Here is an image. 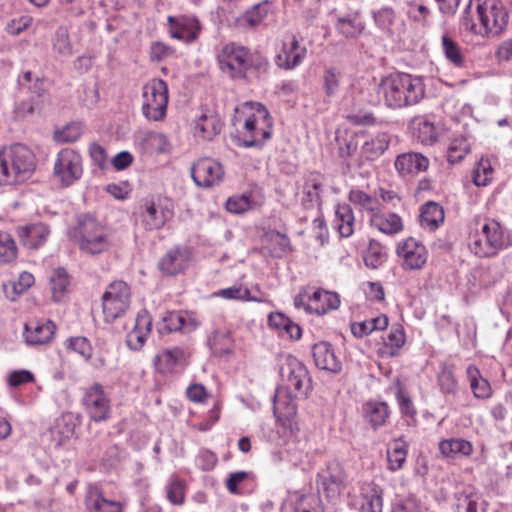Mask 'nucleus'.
Instances as JSON below:
<instances>
[{
  "mask_svg": "<svg viewBox=\"0 0 512 512\" xmlns=\"http://www.w3.org/2000/svg\"><path fill=\"white\" fill-rule=\"evenodd\" d=\"M377 94L390 109L418 104L425 96L423 79L408 73H394L381 79Z\"/></svg>",
  "mask_w": 512,
  "mask_h": 512,
  "instance_id": "nucleus-1",
  "label": "nucleus"
},
{
  "mask_svg": "<svg viewBox=\"0 0 512 512\" xmlns=\"http://www.w3.org/2000/svg\"><path fill=\"white\" fill-rule=\"evenodd\" d=\"M218 62L223 72L232 78L244 79L249 72L260 78L268 73L269 62L261 53L251 52L247 47L235 42L227 43L218 54Z\"/></svg>",
  "mask_w": 512,
  "mask_h": 512,
  "instance_id": "nucleus-2",
  "label": "nucleus"
},
{
  "mask_svg": "<svg viewBox=\"0 0 512 512\" xmlns=\"http://www.w3.org/2000/svg\"><path fill=\"white\" fill-rule=\"evenodd\" d=\"M36 167L33 152L23 144L0 150V184L15 185L26 181Z\"/></svg>",
  "mask_w": 512,
  "mask_h": 512,
  "instance_id": "nucleus-3",
  "label": "nucleus"
},
{
  "mask_svg": "<svg viewBox=\"0 0 512 512\" xmlns=\"http://www.w3.org/2000/svg\"><path fill=\"white\" fill-rule=\"evenodd\" d=\"M81 251L95 255L107 251L111 245L104 227L91 214H81L69 232Z\"/></svg>",
  "mask_w": 512,
  "mask_h": 512,
  "instance_id": "nucleus-4",
  "label": "nucleus"
},
{
  "mask_svg": "<svg viewBox=\"0 0 512 512\" xmlns=\"http://www.w3.org/2000/svg\"><path fill=\"white\" fill-rule=\"evenodd\" d=\"M501 225L495 220H487L480 230L470 235L469 247L478 257L495 256L501 249L509 246Z\"/></svg>",
  "mask_w": 512,
  "mask_h": 512,
  "instance_id": "nucleus-5",
  "label": "nucleus"
},
{
  "mask_svg": "<svg viewBox=\"0 0 512 512\" xmlns=\"http://www.w3.org/2000/svg\"><path fill=\"white\" fill-rule=\"evenodd\" d=\"M135 215L145 231L160 230L174 217V205L167 198H144Z\"/></svg>",
  "mask_w": 512,
  "mask_h": 512,
  "instance_id": "nucleus-6",
  "label": "nucleus"
},
{
  "mask_svg": "<svg viewBox=\"0 0 512 512\" xmlns=\"http://www.w3.org/2000/svg\"><path fill=\"white\" fill-rule=\"evenodd\" d=\"M480 35H498L508 23V12L501 0H477Z\"/></svg>",
  "mask_w": 512,
  "mask_h": 512,
  "instance_id": "nucleus-7",
  "label": "nucleus"
},
{
  "mask_svg": "<svg viewBox=\"0 0 512 512\" xmlns=\"http://www.w3.org/2000/svg\"><path fill=\"white\" fill-rule=\"evenodd\" d=\"M142 111L148 120H162L168 104V88L162 79H152L143 87Z\"/></svg>",
  "mask_w": 512,
  "mask_h": 512,
  "instance_id": "nucleus-8",
  "label": "nucleus"
},
{
  "mask_svg": "<svg viewBox=\"0 0 512 512\" xmlns=\"http://www.w3.org/2000/svg\"><path fill=\"white\" fill-rule=\"evenodd\" d=\"M280 376L286 383L285 387L296 396L306 397L311 389V379L305 365L297 358L287 356L280 368Z\"/></svg>",
  "mask_w": 512,
  "mask_h": 512,
  "instance_id": "nucleus-9",
  "label": "nucleus"
},
{
  "mask_svg": "<svg viewBox=\"0 0 512 512\" xmlns=\"http://www.w3.org/2000/svg\"><path fill=\"white\" fill-rule=\"evenodd\" d=\"M251 105L255 108V113L245 120L243 146L260 147L271 137V129L268 124L269 112L259 103Z\"/></svg>",
  "mask_w": 512,
  "mask_h": 512,
  "instance_id": "nucleus-10",
  "label": "nucleus"
},
{
  "mask_svg": "<svg viewBox=\"0 0 512 512\" xmlns=\"http://www.w3.org/2000/svg\"><path fill=\"white\" fill-rule=\"evenodd\" d=\"M318 492L329 500L337 499L347 485V475L342 465L332 460L326 463L317 474Z\"/></svg>",
  "mask_w": 512,
  "mask_h": 512,
  "instance_id": "nucleus-11",
  "label": "nucleus"
},
{
  "mask_svg": "<svg viewBox=\"0 0 512 512\" xmlns=\"http://www.w3.org/2000/svg\"><path fill=\"white\" fill-rule=\"evenodd\" d=\"M130 304V289L125 282L117 281L109 285L102 296L104 319L112 323L121 317Z\"/></svg>",
  "mask_w": 512,
  "mask_h": 512,
  "instance_id": "nucleus-12",
  "label": "nucleus"
},
{
  "mask_svg": "<svg viewBox=\"0 0 512 512\" xmlns=\"http://www.w3.org/2000/svg\"><path fill=\"white\" fill-rule=\"evenodd\" d=\"M82 161L72 149H62L54 163L53 175L63 186H70L82 175Z\"/></svg>",
  "mask_w": 512,
  "mask_h": 512,
  "instance_id": "nucleus-13",
  "label": "nucleus"
},
{
  "mask_svg": "<svg viewBox=\"0 0 512 512\" xmlns=\"http://www.w3.org/2000/svg\"><path fill=\"white\" fill-rule=\"evenodd\" d=\"M191 177L198 187L210 188L223 180L224 170L219 162L203 158L191 167Z\"/></svg>",
  "mask_w": 512,
  "mask_h": 512,
  "instance_id": "nucleus-14",
  "label": "nucleus"
},
{
  "mask_svg": "<svg viewBox=\"0 0 512 512\" xmlns=\"http://www.w3.org/2000/svg\"><path fill=\"white\" fill-rule=\"evenodd\" d=\"M83 404L89 417L95 422L105 421L110 416V400L98 383L86 390Z\"/></svg>",
  "mask_w": 512,
  "mask_h": 512,
  "instance_id": "nucleus-15",
  "label": "nucleus"
},
{
  "mask_svg": "<svg viewBox=\"0 0 512 512\" xmlns=\"http://www.w3.org/2000/svg\"><path fill=\"white\" fill-rule=\"evenodd\" d=\"M191 258L192 252L189 247L174 246L160 258L158 269L164 275L175 276L188 268Z\"/></svg>",
  "mask_w": 512,
  "mask_h": 512,
  "instance_id": "nucleus-16",
  "label": "nucleus"
},
{
  "mask_svg": "<svg viewBox=\"0 0 512 512\" xmlns=\"http://www.w3.org/2000/svg\"><path fill=\"white\" fill-rule=\"evenodd\" d=\"M397 254L403 259V267L406 270L421 269L428 258L425 246L414 238H408L399 244Z\"/></svg>",
  "mask_w": 512,
  "mask_h": 512,
  "instance_id": "nucleus-17",
  "label": "nucleus"
},
{
  "mask_svg": "<svg viewBox=\"0 0 512 512\" xmlns=\"http://www.w3.org/2000/svg\"><path fill=\"white\" fill-rule=\"evenodd\" d=\"M85 505L88 512H124V503L105 496L102 489L90 485L85 496Z\"/></svg>",
  "mask_w": 512,
  "mask_h": 512,
  "instance_id": "nucleus-18",
  "label": "nucleus"
},
{
  "mask_svg": "<svg viewBox=\"0 0 512 512\" xmlns=\"http://www.w3.org/2000/svg\"><path fill=\"white\" fill-rule=\"evenodd\" d=\"M394 165L401 176H414L425 172L429 168L430 161L421 153L407 152L397 156Z\"/></svg>",
  "mask_w": 512,
  "mask_h": 512,
  "instance_id": "nucleus-19",
  "label": "nucleus"
},
{
  "mask_svg": "<svg viewBox=\"0 0 512 512\" xmlns=\"http://www.w3.org/2000/svg\"><path fill=\"white\" fill-rule=\"evenodd\" d=\"M298 397L287 389L278 388L276 390L273 397V410L278 421H283V424H285L286 421H290L296 415L295 399Z\"/></svg>",
  "mask_w": 512,
  "mask_h": 512,
  "instance_id": "nucleus-20",
  "label": "nucleus"
},
{
  "mask_svg": "<svg viewBox=\"0 0 512 512\" xmlns=\"http://www.w3.org/2000/svg\"><path fill=\"white\" fill-rule=\"evenodd\" d=\"M306 53V47L300 45L296 36H292L289 46L283 44L282 52L275 57V63L282 69L291 70L303 62Z\"/></svg>",
  "mask_w": 512,
  "mask_h": 512,
  "instance_id": "nucleus-21",
  "label": "nucleus"
},
{
  "mask_svg": "<svg viewBox=\"0 0 512 512\" xmlns=\"http://www.w3.org/2000/svg\"><path fill=\"white\" fill-rule=\"evenodd\" d=\"M315 365L331 373H339L342 369L340 360L335 355L332 346L328 342L316 343L312 348Z\"/></svg>",
  "mask_w": 512,
  "mask_h": 512,
  "instance_id": "nucleus-22",
  "label": "nucleus"
},
{
  "mask_svg": "<svg viewBox=\"0 0 512 512\" xmlns=\"http://www.w3.org/2000/svg\"><path fill=\"white\" fill-rule=\"evenodd\" d=\"M169 22L171 37L187 43L196 40L201 30L199 21L193 17L183 16L175 20L170 16Z\"/></svg>",
  "mask_w": 512,
  "mask_h": 512,
  "instance_id": "nucleus-23",
  "label": "nucleus"
},
{
  "mask_svg": "<svg viewBox=\"0 0 512 512\" xmlns=\"http://www.w3.org/2000/svg\"><path fill=\"white\" fill-rule=\"evenodd\" d=\"M17 234L23 246L37 249L46 242L50 230L46 224L36 223L18 227Z\"/></svg>",
  "mask_w": 512,
  "mask_h": 512,
  "instance_id": "nucleus-24",
  "label": "nucleus"
},
{
  "mask_svg": "<svg viewBox=\"0 0 512 512\" xmlns=\"http://www.w3.org/2000/svg\"><path fill=\"white\" fill-rule=\"evenodd\" d=\"M152 320L146 311L139 312L132 331L127 334L126 343L131 350H140L151 331Z\"/></svg>",
  "mask_w": 512,
  "mask_h": 512,
  "instance_id": "nucleus-25",
  "label": "nucleus"
},
{
  "mask_svg": "<svg viewBox=\"0 0 512 512\" xmlns=\"http://www.w3.org/2000/svg\"><path fill=\"white\" fill-rule=\"evenodd\" d=\"M56 326L52 321H35L25 324L24 337L29 345H42L49 342L55 332Z\"/></svg>",
  "mask_w": 512,
  "mask_h": 512,
  "instance_id": "nucleus-26",
  "label": "nucleus"
},
{
  "mask_svg": "<svg viewBox=\"0 0 512 512\" xmlns=\"http://www.w3.org/2000/svg\"><path fill=\"white\" fill-rule=\"evenodd\" d=\"M323 188V176L319 173H310L303 186V198L301 204L305 209H312L321 204V191Z\"/></svg>",
  "mask_w": 512,
  "mask_h": 512,
  "instance_id": "nucleus-27",
  "label": "nucleus"
},
{
  "mask_svg": "<svg viewBox=\"0 0 512 512\" xmlns=\"http://www.w3.org/2000/svg\"><path fill=\"white\" fill-rule=\"evenodd\" d=\"M188 354L180 347L163 350L155 357V366L161 373H170L176 366L187 364Z\"/></svg>",
  "mask_w": 512,
  "mask_h": 512,
  "instance_id": "nucleus-28",
  "label": "nucleus"
},
{
  "mask_svg": "<svg viewBox=\"0 0 512 512\" xmlns=\"http://www.w3.org/2000/svg\"><path fill=\"white\" fill-rule=\"evenodd\" d=\"M339 305L340 299L336 293L317 289L312 290L311 302L308 304V311L310 313L322 315L331 309H337Z\"/></svg>",
  "mask_w": 512,
  "mask_h": 512,
  "instance_id": "nucleus-29",
  "label": "nucleus"
},
{
  "mask_svg": "<svg viewBox=\"0 0 512 512\" xmlns=\"http://www.w3.org/2000/svg\"><path fill=\"white\" fill-rule=\"evenodd\" d=\"M362 509L367 512H382L383 489L374 482L365 483L362 487Z\"/></svg>",
  "mask_w": 512,
  "mask_h": 512,
  "instance_id": "nucleus-30",
  "label": "nucleus"
},
{
  "mask_svg": "<svg viewBox=\"0 0 512 512\" xmlns=\"http://www.w3.org/2000/svg\"><path fill=\"white\" fill-rule=\"evenodd\" d=\"M221 129L222 121L217 114H202L196 122L195 134L204 140H212Z\"/></svg>",
  "mask_w": 512,
  "mask_h": 512,
  "instance_id": "nucleus-31",
  "label": "nucleus"
},
{
  "mask_svg": "<svg viewBox=\"0 0 512 512\" xmlns=\"http://www.w3.org/2000/svg\"><path fill=\"white\" fill-rule=\"evenodd\" d=\"M440 453L446 458L467 457L472 454V444L464 439L451 438L439 443Z\"/></svg>",
  "mask_w": 512,
  "mask_h": 512,
  "instance_id": "nucleus-32",
  "label": "nucleus"
},
{
  "mask_svg": "<svg viewBox=\"0 0 512 512\" xmlns=\"http://www.w3.org/2000/svg\"><path fill=\"white\" fill-rule=\"evenodd\" d=\"M371 225L385 234H396L403 228L401 218L395 213H374L370 217Z\"/></svg>",
  "mask_w": 512,
  "mask_h": 512,
  "instance_id": "nucleus-33",
  "label": "nucleus"
},
{
  "mask_svg": "<svg viewBox=\"0 0 512 512\" xmlns=\"http://www.w3.org/2000/svg\"><path fill=\"white\" fill-rule=\"evenodd\" d=\"M444 220L443 208L435 203H426L420 214V224L423 228L429 229L430 231L436 230Z\"/></svg>",
  "mask_w": 512,
  "mask_h": 512,
  "instance_id": "nucleus-34",
  "label": "nucleus"
},
{
  "mask_svg": "<svg viewBox=\"0 0 512 512\" xmlns=\"http://www.w3.org/2000/svg\"><path fill=\"white\" fill-rule=\"evenodd\" d=\"M389 136L386 133H379L366 141L361 148V155L368 161L380 157L389 146Z\"/></svg>",
  "mask_w": 512,
  "mask_h": 512,
  "instance_id": "nucleus-35",
  "label": "nucleus"
},
{
  "mask_svg": "<svg viewBox=\"0 0 512 512\" xmlns=\"http://www.w3.org/2000/svg\"><path fill=\"white\" fill-rule=\"evenodd\" d=\"M442 49L445 58L456 68L466 67L467 59L457 42L447 35L442 36Z\"/></svg>",
  "mask_w": 512,
  "mask_h": 512,
  "instance_id": "nucleus-36",
  "label": "nucleus"
},
{
  "mask_svg": "<svg viewBox=\"0 0 512 512\" xmlns=\"http://www.w3.org/2000/svg\"><path fill=\"white\" fill-rule=\"evenodd\" d=\"M335 227L342 237L353 234L354 215L348 204L338 205L335 214Z\"/></svg>",
  "mask_w": 512,
  "mask_h": 512,
  "instance_id": "nucleus-37",
  "label": "nucleus"
},
{
  "mask_svg": "<svg viewBox=\"0 0 512 512\" xmlns=\"http://www.w3.org/2000/svg\"><path fill=\"white\" fill-rule=\"evenodd\" d=\"M415 137L425 145H431L437 140V132L432 122L423 117H415L412 121Z\"/></svg>",
  "mask_w": 512,
  "mask_h": 512,
  "instance_id": "nucleus-38",
  "label": "nucleus"
},
{
  "mask_svg": "<svg viewBox=\"0 0 512 512\" xmlns=\"http://www.w3.org/2000/svg\"><path fill=\"white\" fill-rule=\"evenodd\" d=\"M408 445L400 439L394 440L387 450L388 468L397 471L402 468L407 457Z\"/></svg>",
  "mask_w": 512,
  "mask_h": 512,
  "instance_id": "nucleus-39",
  "label": "nucleus"
},
{
  "mask_svg": "<svg viewBox=\"0 0 512 512\" xmlns=\"http://www.w3.org/2000/svg\"><path fill=\"white\" fill-rule=\"evenodd\" d=\"M366 418L374 429L383 426L389 417V408L383 402H369L365 405Z\"/></svg>",
  "mask_w": 512,
  "mask_h": 512,
  "instance_id": "nucleus-40",
  "label": "nucleus"
},
{
  "mask_svg": "<svg viewBox=\"0 0 512 512\" xmlns=\"http://www.w3.org/2000/svg\"><path fill=\"white\" fill-rule=\"evenodd\" d=\"M467 375L474 396L483 399L488 398L491 394V387L488 381L480 376L479 370L475 366H469Z\"/></svg>",
  "mask_w": 512,
  "mask_h": 512,
  "instance_id": "nucleus-41",
  "label": "nucleus"
},
{
  "mask_svg": "<svg viewBox=\"0 0 512 512\" xmlns=\"http://www.w3.org/2000/svg\"><path fill=\"white\" fill-rule=\"evenodd\" d=\"M70 284V279L67 271L63 268H57L53 271L50 277L51 291L53 299L60 301L67 291Z\"/></svg>",
  "mask_w": 512,
  "mask_h": 512,
  "instance_id": "nucleus-42",
  "label": "nucleus"
},
{
  "mask_svg": "<svg viewBox=\"0 0 512 512\" xmlns=\"http://www.w3.org/2000/svg\"><path fill=\"white\" fill-rule=\"evenodd\" d=\"M212 352L217 356L229 354L233 341L227 332L215 331L208 339Z\"/></svg>",
  "mask_w": 512,
  "mask_h": 512,
  "instance_id": "nucleus-43",
  "label": "nucleus"
},
{
  "mask_svg": "<svg viewBox=\"0 0 512 512\" xmlns=\"http://www.w3.org/2000/svg\"><path fill=\"white\" fill-rule=\"evenodd\" d=\"M34 283V277L32 274L28 272H23L20 274L18 282H12L8 285H4V291L6 293L7 298L14 301L16 297L22 294L25 290L31 287Z\"/></svg>",
  "mask_w": 512,
  "mask_h": 512,
  "instance_id": "nucleus-44",
  "label": "nucleus"
},
{
  "mask_svg": "<svg viewBox=\"0 0 512 512\" xmlns=\"http://www.w3.org/2000/svg\"><path fill=\"white\" fill-rule=\"evenodd\" d=\"M349 201L367 210L371 215L379 212V203L377 199L372 198L361 190H351L349 193Z\"/></svg>",
  "mask_w": 512,
  "mask_h": 512,
  "instance_id": "nucleus-45",
  "label": "nucleus"
},
{
  "mask_svg": "<svg viewBox=\"0 0 512 512\" xmlns=\"http://www.w3.org/2000/svg\"><path fill=\"white\" fill-rule=\"evenodd\" d=\"M438 385L442 393L446 395H455L458 384L455 379L453 369L449 366H443L438 374Z\"/></svg>",
  "mask_w": 512,
  "mask_h": 512,
  "instance_id": "nucleus-46",
  "label": "nucleus"
},
{
  "mask_svg": "<svg viewBox=\"0 0 512 512\" xmlns=\"http://www.w3.org/2000/svg\"><path fill=\"white\" fill-rule=\"evenodd\" d=\"M166 496L173 505H181L185 499V483L178 477H171L166 487Z\"/></svg>",
  "mask_w": 512,
  "mask_h": 512,
  "instance_id": "nucleus-47",
  "label": "nucleus"
},
{
  "mask_svg": "<svg viewBox=\"0 0 512 512\" xmlns=\"http://www.w3.org/2000/svg\"><path fill=\"white\" fill-rule=\"evenodd\" d=\"M17 246L12 236L0 231V261L9 263L17 257Z\"/></svg>",
  "mask_w": 512,
  "mask_h": 512,
  "instance_id": "nucleus-48",
  "label": "nucleus"
},
{
  "mask_svg": "<svg viewBox=\"0 0 512 512\" xmlns=\"http://www.w3.org/2000/svg\"><path fill=\"white\" fill-rule=\"evenodd\" d=\"M470 150V145L465 138L454 139L447 150V160L449 163L455 164L464 159Z\"/></svg>",
  "mask_w": 512,
  "mask_h": 512,
  "instance_id": "nucleus-49",
  "label": "nucleus"
},
{
  "mask_svg": "<svg viewBox=\"0 0 512 512\" xmlns=\"http://www.w3.org/2000/svg\"><path fill=\"white\" fill-rule=\"evenodd\" d=\"M341 72L334 67H328L323 73V89L328 97L334 96L340 86Z\"/></svg>",
  "mask_w": 512,
  "mask_h": 512,
  "instance_id": "nucleus-50",
  "label": "nucleus"
},
{
  "mask_svg": "<svg viewBox=\"0 0 512 512\" xmlns=\"http://www.w3.org/2000/svg\"><path fill=\"white\" fill-rule=\"evenodd\" d=\"M270 253L273 257L280 258L290 250V240L280 232H272L269 235Z\"/></svg>",
  "mask_w": 512,
  "mask_h": 512,
  "instance_id": "nucleus-51",
  "label": "nucleus"
},
{
  "mask_svg": "<svg viewBox=\"0 0 512 512\" xmlns=\"http://www.w3.org/2000/svg\"><path fill=\"white\" fill-rule=\"evenodd\" d=\"M363 25L350 17H340L336 24L337 31L346 38H354L361 34Z\"/></svg>",
  "mask_w": 512,
  "mask_h": 512,
  "instance_id": "nucleus-52",
  "label": "nucleus"
},
{
  "mask_svg": "<svg viewBox=\"0 0 512 512\" xmlns=\"http://www.w3.org/2000/svg\"><path fill=\"white\" fill-rule=\"evenodd\" d=\"M385 260L383 248L376 242L370 241L369 247L364 255V262L367 267L376 269Z\"/></svg>",
  "mask_w": 512,
  "mask_h": 512,
  "instance_id": "nucleus-53",
  "label": "nucleus"
},
{
  "mask_svg": "<svg viewBox=\"0 0 512 512\" xmlns=\"http://www.w3.org/2000/svg\"><path fill=\"white\" fill-rule=\"evenodd\" d=\"M493 174L492 166L487 159H481L473 170V182L476 186H486Z\"/></svg>",
  "mask_w": 512,
  "mask_h": 512,
  "instance_id": "nucleus-54",
  "label": "nucleus"
},
{
  "mask_svg": "<svg viewBox=\"0 0 512 512\" xmlns=\"http://www.w3.org/2000/svg\"><path fill=\"white\" fill-rule=\"evenodd\" d=\"M81 135V127L77 123H71L62 130L54 133V139L58 143L75 142Z\"/></svg>",
  "mask_w": 512,
  "mask_h": 512,
  "instance_id": "nucleus-55",
  "label": "nucleus"
},
{
  "mask_svg": "<svg viewBox=\"0 0 512 512\" xmlns=\"http://www.w3.org/2000/svg\"><path fill=\"white\" fill-rule=\"evenodd\" d=\"M377 26L383 30H389L396 19L395 11L391 7H383L373 13Z\"/></svg>",
  "mask_w": 512,
  "mask_h": 512,
  "instance_id": "nucleus-56",
  "label": "nucleus"
},
{
  "mask_svg": "<svg viewBox=\"0 0 512 512\" xmlns=\"http://www.w3.org/2000/svg\"><path fill=\"white\" fill-rule=\"evenodd\" d=\"M268 13V2H263L254 5L250 10H248L244 15V20L250 26H256L262 22V20L266 17Z\"/></svg>",
  "mask_w": 512,
  "mask_h": 512,
  "instance_id": "nucleus-57",
  "label": "nucleus"
},
{
  "mask_svg": "<svg viewBox=\"0 0 512 512\" xmlns=\"http://www.w3.org/2000/svg\"><path fill=\"white\" fill-rule=\"evenodd\" d=\"M53 49L60 55H71V45L69 42L68 33L64 29H59L56 32L54 42H53Z\"/></svg>",
  "mask_w": 512,
  "mask_h": 512,
  "instance_id": "nucleus-58",
  "label": "nucleus"
},
{
  "mask_svg": "<svg viewBox=\"0 0 512 512\" xmlns=\"http://www.w3.org/2000/svg\"><path fill=\"white\" fill-rule=\"evenodd\" d=\"M187 316L181 312H170L165 318L166 327L170 331L187 329Z\"/></svg>",
  "mask_w": 512,
  "mask_h": 512,
  "instance_id": "nucleus-59",
  "label": "nucleus"
},
{
  "mask_svg": "<svg viewBox=\"0 0 512 512\" xmlns=\"http://www.w3.org/2000/svg\"><path fill=\"white\" fill-rule=\"evenodd\" d=\"M68 348L80 354L85 359H89L92 354V348L85 337H75L68 341Z\"/></svg>",
  "mask_w": 512,
  "mask_h": 512,
  "instance_id": "nucleus-60",
  "label": "nucleus"
},
{
  "mask_svg": "<svg viewBox=\"0 0 512 512\" xmlns=\"http://www.w3.org/2000/svg\"><path fill=\"white\" fill-rule=\"evenodd\" d=\"M407 14L408 17L413 21L420 23L422 25H426L428 17L430 15V11L425 5H417L410 3Z\"/></svg>",
  "mask_w": 512,
  "mask_h": 512,
  "instance_id": "nucleus-61",
  "label": "nucleus"
},
{
  "mask_svg": "<svg viewBox=\"0 0 512 512\" xmlns=\"http://www.w3.org/2000/svg\"><path fill=\"white\" fill-rule=\"evenodd\" d=\"M250 207L249 197L242 195L239 197H230L226 202V209L235 214L243 213Z\"/></svg>",
  "mask_w": 512,
  "mask_h": 512,
  "instance_id": "nucleus-62",
  "label": "nucleus"
},
{
  "mask_svg": "<svg viewBox=\"0 0 512 512\" xmlns=\"http://www.w3.org/2000/svg\"><path fill=\"white\" fill-rule=\"evenodd\" d=\"M405 343V334L400 325L393 327L385 340V345L399 349Z\"/></svg>",
  "mask_w": 512,
  "mask_h": 512,
  "instance_id": "nucleus-63",
  "label": "nucleus"
},
{
  "mask_svg": "<svg viewBox=\"0 0 512 512\" xmlns=\"http://www.w3.org/2000/svg\"><path fill=\"white\" fill-rule=\"evenodd\" d=\"M391 512H419V506L414 498L408 497L395 503Z\"/></svg>",
  "mask_w": 512,
  "mask_h": 512,
  "instance_id": "nucleus-64",
  "label": "nucleus"
}]
</instances>
